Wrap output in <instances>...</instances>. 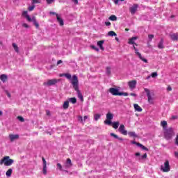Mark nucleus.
<instances>
[{"instance_id":"nucleus-1","label":"nucleus","mask_w":178,"mask_h":178,"mask_svg":"<svg viewBox=\"0 0 178 178\" xmlns=\"http://www.w3.org/2000/svg\"><path fill=\"white\" fill-rule=\"evenodd\" d=\"M72 84V87L74 90L76 91V95L78 98L83 102L84 101V97H83V94H81V92L80 91V89L79 88V79L77 78L76 75H73L72 76V79L71 81Z\"/></svg>"},{"instance_id":"nucleus-2","label":"nucleus","mask_w":178,"mask_h":178,"mask_svg":"<svg viewBox=\"0 0 178 178\" xmlns=\"http://www.w3.org/2000/svg\"><path fill=\"white\" fill-rule=\"evenodd\" d=\"M22 16L24 17H26L27 22H33V23L34 26H35L36 29H38V27H40V24L37 22L35 17H31L30 15H29V13L27 11H23Z\"/></svg>"},{"instance_id":"nucleus-3","label":"nucleus","mask_w":178,"mask_h":178,"mask_svg":"<svg viewBox=\"0 0 178 178\" xmlns=\"http://www.w3.org/2000/svg\"><path fill=\"white\" fill-rule=\"evenodd\" d=\"M13 162H15L13 159H10L9 156H6L0 161V165L4 164L5 166H10L13 163Z\"/></svg>"},{"instance_id":"nucleus-4","label":"nucleus","mask_w":178,"mask_h":178,"mask_svg":"<svg viewBox=\"0 0 178 178\" xmlns=\"http://www.w3.org/2000/svg\"><path fill=\"white\" fill-rule=\"evenodd\" d=\"M175 136V132L173 131V129L170 128L168 129H165L164 131V137L166 140H170L172 137Z\"/></svg>"},{"instance_id":"nucleus-5","label":"nucleus","mask_w":178,"mask_h":178,"mask_svg":"<svg viewBox=\"0 0 178 178\" xmlns=\"http://www.w3.org/2000/svg\"><path fill=\"white\" fill-rule=\"evenodd\" d=\"M106 119L107 120L104 121V124H108V126H111V124H112V119H113V114H112L111 113H108L106 114Z\"/></svg>"},{"instance_id":"nucleus-6","label":"nucleus","mask_w":178,"mask_h":178,"mask_svg":"<svg viewBox=\"0 0 178 178\" xmlns=\"http://www.w3.org/2000/svg\"><path fill=\"white\" fill-rule=\"evenodd\" d=\"M161 170H162V172L170 171V165H169V161H165L164 165L161 166Z\"/></svg>"},{"instance_id":"nucleus-7","label":"nucleus","mask_w":178,"mask_h":178,"mask_svg":"<svg viewBox=\"0 0 178 178\" xmlns=\"http://www.w3.org/2000/svg\"><path fill=\"white\" fill-rule=\"evenodd\" d=\"M59 80L57 79H49L47 81L44 82L43 86H47L48 87L51 86H55Z\"/></svg>"},{"instance_id":"nucleus-8","label":"nucleus","mask_w":178,"mask_h":178,"mask_svg":"<svg viewBox=\"0 0 178 178\" xmlns=\"http://www.w3.org/2000/svg\"><path fill=\"white\" fill-rule=\"evenodd\" d=\"M144 90L147 95L149 104H154V97L151 96V92H149V90L148 88H145Z\"/></svg>"},{"instance_id":"nucleus-9","label":"nucleus","mask_w":178,"mask_h":178,"mask_svg":"<svg viewBox=\"0 0 178 178\" xmlns=\"http://www.w3.org/2000/svg\"><path fill=\"white\" fill-rule=\"evenodd\" d=\"M108 91L112 94V95L122 97V94L120 93V92H119V90L117 88H109Z\"/></svg>"},{"instance_id":"nucleus-10","label":"nucleus","mask_w":178,"mask_h":178,"mask_svg":"<svg viewBox=\"0 0 178 178\" xmlns=\"http://www.w3.org/2000/svg\"><path fill=\"white\" fill-rule=\"evenodd\" d=\"M134 49L135 51V54H136L140 60H143L145 63H148V60L144 58L143 56H141L140 53L138 52V49H137L135 46H134Z\"/></svg>"},{"instance_id":"nucleus-11","label":"nucleus","mask_w":178,"mask_h":178,"mask_svg":"<svg viewBox=\"0 0 178 178\" xmlns=\"http://www.w3.org/2000/svg\"><path fill=\"white\" fill-rule=\"evenodd\" d=\"M118 131L121 133L123 136H127V130L123 124H121L118 129Z\"/></svg>"},{"instance_id":"nucleus-12","label":"nucleus","mask_w":178,"mask_h":178,"mask_svg":"<svg viewBox=\"0 0 178 178\" xmlns=\"http://www.w3.org/2000/svg\"><path fill=\"white\" fill-rule=\"evenodd\" d=\"M128 86L131 90H134L136 88V86H137V81L132 80L128 82Z\"/></svg>"},{"instance_id":"nucleus-13","label":"nucleus","mask_w":178,"mask_h":178,"mask_svg":"<svg viewBox=\"0 0 178 178\" xmlns=\"http://www.w3.org/2000/svg\"><path fill=\"white\" fill-rule=\"evenodd\" d=\"M42 162H43V175H47V161L45 160V158L42 157Z\"/></svg>"},{"instance_id":"nucleus-14","label":"nucleus","mask_w":178,"mask_h":178,"mask_svg":"<svg viewBox=\"0 0 178 178\" xmlns=\"http://www.w3.org/2000/svg\"><path fill=\"white\" fill-rule=\"evenodd\" d=\"M138 8V5L134 4V6L129 8V10H130L131 15H134V13H136V12H137Z\"/></svg>"},{"instance_id":"nucleus-15","label":"nucleus","mask_w":178,"mask_h":178,"mask_svg":"<svg viewBox=\"0 0 178 178\" xmlns=\"http://www.w3.org/2000/svg\"><path fill=\"white\" fill-rule=\"evenodd\" d=\"M73 165V164L72 163V160L70 159H67L66 161V163L65 164V168L66 169H69V168H72V166Z\"/></svg>"},{"instance_id":"nucleus-16","label":"nucleus","mask_w":178,"mask_h":178,"mask_svg":"<svg viewBox=\"0 0 178 178\" xmlns=\"http://www.w3.org/2000/svg\"><path fill=\"white\" fill-rule=\"evenodd\" d=\"M170 37L172 41H177L178 40V33H171L170 34Z\"/></svg>"},{"instance_id":"nucleus-17","label":"nucleus","mask_w":178,"mask_h":178,"mask_svg":"<svg viewBox=\"0 0 178 178\" xmlns=\"http://www.w3.org/2000/svg\"><path fill=\"white\" fill-rule=\"evenodd\" d=\"M105 42L104 40H99L97 42V46L99 47L100 49H102V51H104L105 49V48L104 47V43Z\"/></svg>"},{"instance_id":"nucleus-18","label":"nucleus","mask_w":178,"mask_h":178,"mask_svg":"<svg viewBox=\"0 0 178 178\" xmlns=\"http://www.w3.org/2000/svg\"><path fill=\"white\" fill-rule=\"evenodd\" d=\"M136 40H137V37H133V38H130L129 41L128 42V44H130L131 45H137V44H136V42H134V41H136Z\"/></svg>"},{"instance_id":"nucleus-19","label":"nucleus","mask_w":178,"mask_h":178,"mask_svg":"<svg viewBox=\"0 0 178 178\" xmlns=\"http://www.w3.org/2000/svg\"><path fill=\"white\" fill-rule=\"evenodd\" d=\"M9 138H10V141H15V140H17V138H19V135L10 134V135H9Z\"/></svg>"},{"instance_id":"nucleus-20","label":"nucleus","mask_w":178,"mask_h":178,"mask_svg":"<svg viewBox=\"0 0 178 178\" xmlns=\"http://www.w3.org/2000/svg\"><path fill=\"white\" fill-rule=\"evenodd\" d=\"M161 127H163V129L164 130H167L168 129V122H166V121H161Z\"/></svg>"},{"instance_id":"nucleus-21","label":"nucleus","mask_w":178,"mask_h":178,"mask_svg":"<svg viewBox=\"0 0 178 178\" xmlns=\"http://www.w3.org/2000/svg\"><path fill=\"white\" fill-rule=\"evenodd\" d=\"M134 108L137 112H143V108H141V107L137 104H134Z\"/></svg>"},{"instance_id":"nucleus-22","label":"nucleus","mask_w":178,"mask_h":178,"mask_svg":"<svg viewBox=\"0 0 178 178\" xmlns=\"http://www.w3.org/2000/svg\"><path fill=\"white\" fill-rule=\"evenodd\" d=\"M0 80H1L3 83H6V80H8V76L6 74H1L0 76Z\"/></svg>"},{"instance_id":"nucleus-23","label":"nucleus","mask_w":178,"mask_h":178,"mask_svg":"<svg viewBox=\"0 0 178 178\" xmlns=\"http://www.w3.org/2000/svg\"><path fill=\"white\" fill-rule=\"evenodd\" d=\"M158 48L159 49H163V48H165V46L163 45V39H161V41L159 42Z\"/></svg>"},{"instance_id":"nucleus-24","label":"nucleus","mask_w":178,"mask_h":178,"mask_svg":"<svg viewBox=\"0 0 178 178\" xmlns=\"http://www.w3.org/2000/svg\"><path fill=\"white\" fill-rule=\"evenodd\" d=\"M112 127L113 129H118L119 124H120V122L119 121L111 122Z\"/></svg>"},{"instance_id":"nucleus-25","label":"nucleus","mask_w":178,"mask_h":178,"mask_svg":"<svg viewBox=\"0 0 178 178\" xmlns=\"http://www.w3.org/2000/svg\"><path fill=\"white\" fill-rule=\"evenodd\" d=\"M57 20L60 24V26H63L64 22L63 19L59 17V15L56 14Z\"/></svg>"},{"instance_id":"nucleus-26","label":"nucleus","mask_w":178,"mask_h":178,"mask_svg":"<svg viewBox=\"0 0 178 178\" xmlns=\"http://www.w3.org/2000/svg\"><path fill=\"white\" fill-rule=\"evenodd\" d=\"M110 136H111V137H113L114 138H116L117 140H119L120 141H123L122 138H120L118 135L113 133L110 134Z\"/></svg>"},{"instance_id":"nucleus-27","label":"nucleus","mask_w":178,"mask_h":178,"mask_svg":"<svg viewBox=\"0 0 178 178\" xmlns=\"http://www.w3.org/2000/svg\"><path fill=\"white\" fill-rule=\"evenodd\" d=\"M128 134L129 137H134V138H137V137H138V136L136 134V132L134 131H129L128 132Z\"/></svg>"},{"instance_id":"nucleus-28","label":"nucleus","mask_w":178,"mask_h":178,"mask_svg":"<svg viewBox=\"0 0 178 178\" xmlns=\"http://www.w3.org/2000/svg\"><path fill=\"white\" fill-rule=\"evenodd\" d=\"M12 172H13V170H12V168H10L7 170V172H6V175L7 176V177H10V176H12Z\"/></svg>"},{"instance_id":"nucleus-29","label":"nucleus","mask_w":178,"mask_h":178,"mask_svg":"<svg viewBox=\"0 0 178 178\" xmlns=\"http://www.w3.org/2000/svg\"><path fill=\"white\" fill-rule=\"evenodd\" d=\"M138 147H140L141 149H143L144 151H148V148H147L145 146L143 145L141 143H138L137 144Z\"/></svg>"},{"instance_id":"nucleus-30","label":"nucleus","mask_w":178,"mask_h":178,"mask_svg":"<svg viewBox=\"0 0 178 178\" xmlns=\"http://www.w3.org/2000/svg\"><path fill=\"white\" fill-rule=\"evenodd\" d=\"M63 109H67V108H69V101L64 102L63 104Z\"/></svg>"},{"instance_id":"nucleus-31","label":"nucleus","mask_w":178,"mask_h":178,"mask_svg":"<svg viewBox=\"0 0 178 178\" xmlns=\"http://www.w3.org/2000/svg\"><path fill=\"white\" fill-rule=\"evenodd\" d=\"M108 35H109L110 37H116L117 34L113 31H110L108 33Z\"/></svg>"},{"instance_id":"nucleus-32","label":"nucleus","mask_w":178,"mask_h":178,"mask_svg":"<svg viewBox=\"0 0 178 178\" xmlns=\"http://www.w3.org/2000/svg\"><path fill=\"white\" fill-rule=\"evenodd\" d=\"M13 48H14L15 52L19 53V47H17L16 43H13Z\"/></svg>"},{"instance_id":"nucleus-33","label":"nucleus","mask_w":178,"mask_h":178,"mask_svg":"<svg viewBox=\"0 0 178 178\" xmlns=\"http://www.w3.org/2000/svg\"><path fill=\"white\" fill-rule=\"evenodd\" d=\"M69 101L72 104H76L77 102V99H76V97H71L69 99Z\"/></svg>"},{"instance_id":"nucleus-34","label":"nucleus","mask_w":178,"mask_h":178,"mask_svg":"<svg viewBox=\"0 0 178 178\" xmlns=\"http://www.w3.org/2000/svg\"><path fill=\"white\" fill-rule=\"evenodd\" d=\"M109 20H111L112 22H116L118 20V17H115V15H111L109 17Z\"/></svg>"},{"instance_id":"nucleus-35","label":"nucleus","mask_w":178,"mask_h":178,"mask_svg":"<svg viewBox=\"0 0 178 178\" xmlns=\"http://www.w3.org/2000/svg\"><path fill=\"white\" fill-rule=\"evenodd\" d=\"M65 77H66V79H68V80H71L72 79V74L67 73L64 74Z\"/></svg>"},{"instance_id":"nucleus-36","label":"nucleus","mask_w":178,"mask_h":178,"mask_svg":"<svg viewBox=\"0 0 178 178\" xmlns=\"http://www.w3.org/2000/svg\"><path fill=\"white\" fill-rule=\"evenodd\" d=\"M94 118H95V120L97 122V120H98L99 119L101 118V115L99 114H95L94 115Z\"/></svg>"},{"instance_id":"nucleus-37","label":"nucleus","mask_w":178,"mask_h":178,"mask_svg":"<svg viewBox=\"0 0 178 178\" xmlns=\"http://www.w3.org/2000/svg\"><path fill=\"white\" fill-rule=\"evenodd\" d=\"M78 122H80V123H84V120H83V117L81 115L78 116Z\"/></svg>"},{"instance_id":"nucleus-38","label":"nucleus","mask_w":178,"mask_h":178,"mask_svg":"<svg viewBox=\"0 0 178 178\" xmlns=\"http://www.w3.org/2000/svg\"><path fill=\"white\" fill-rule=\"evenodd\" d=\"M35 8V6H29L28 8V10H29V12H31L32 10H34V8Z\"/></svg>"},{"instance_id":"nucleus-39","label":"nucleus","mask_w":178,"mask_h":178,"mask_svg":"<svg viewBox=\"0 0 178 178\" xmlns=\"http://www.w3.org/2000/svg\"><path fill=\"white\" fill-rule=\"evenodd\" d=\"M158 76V73L157 72H152L151 74V77L155 78Z\"/></svg>"},{"instance_id":"nucleus-40","label":"nucleus","mask_w":178,"mask_h":178,"mask_svg":"<svg viewBox=\"0 0 178 178\" xmlns=\"http://www.w3.org/2000/svg\"><path fill=\"white\" fill-rule=\"evenodd\" d=\"M147 158V153L139 157V160L145 159Z\"/></svg>"},{"instance_id":"nucleus-41","label":"nucleus","mask_w":178,"mask_h":178,"mask_svg":"<svg viewBox=\"0 0 178 178\" xmlns=\"http://www.w3.org/2000/svg\"><path fill=\"white\" fill-rule=\"evenodd\" d=\"M57 168H58V169L59 170H63V169H62V164L61 163H57Z\"/></svg>"},{"instance_id":"nucleus-42","label":"nucleus","mask_w":178,"mask_h":178,"mask_svg":"<svg viewBox=\"0 0 178 178\" xmlns=\"http://www.w3.org/2000/svg\"><path fill=\"white\" fill-rule=\"evenodd\" d=\"M17 119L19 120V122H24V118L22 116H18Z\"/></svg>"},{"instance_id":"nucleus-43","label":"nucleus","mask_w":178,"mask_h":178,"mask_svg":"<svg viewBox=\"0 0 178 178\" xmlns=\"http://www.w3.org/2000/svg\"><path fill=\"white\" fill-rule=\"evenodd\" d=\"M91 48L92 49H95V51H97V52H98L99 51V49H98L97 47H95L94 45L91 46Z\"/></svg>"},{"instance_id":"nucleus-44","label":"nucleus","mask_w":178,"mask_h":178,"mask_svg":"<svg viewBox=\"0 0 178 178\" xmlns=\"http://www.w3.org/2000/svg\"><path fill=\"white\" fill-rule=\"evenodd\" d=\"M55 0H46L47 3H48V5H51V3H52Z\"/></svg>"},{"instance_id":"nucleus-45","label":"nucleus","mask_w":178,"mask_h":178,"mask_svg":"<svg viewBox=\"0 0 178 178\" xmlns=\"http://www.w3.org/2000/svg\"><path fill=\"white\" fill-rule=\"evenodd\" d=\"M120 94H122L121 96L124 95V97H129V93H127V92H120Z\"/></svg>"},{"instance_id":"nucleus-46","label":"nucleus","mask_w":178,"mask_h":178,"mask_svg":"<svg viewBox=\"0 0 178 178\" xmlns=\"http://www.w3.org/2000/svg\"><path fill=\"white\" fill-rule=\"evenodd\" d=\"M106 73L107 74H109L111 73V67H106Z\"/></svg>"},{"instance_id":"nucleus-47","label":"nucleus","mask_w":178,"mask_h":178,"mask_svg":"<svg viewBox=\"0 0 178 178\" xmlns=\"http://www.w3.org/2000/svg\"><path fill=\"white\" fill-rule=\"evenodd\" d=\"M22 27H24L25 29H29V24H26V23H24L22 24Z\"/></svg>"},{"instance_id":"nucleus-48","label":"nucleus","mask_w":178,"mask_h":178,"mask_svg":"<svg viewBox=\"0 0 178 178\" xmlns=\"http://www.w3.org/2000/svg\"><path fill=\"white\" fill-rule=\"evenodd\" d=\"M123 1H124V0H115L114 1V3H115V5H118V3H119V2H123Z\"/></svg>"},{"instance_id":"nucleus-49","label":"nucleus","mask_w":178,"mask_h":178,"mask_svg":"<svg viewBox=\"0 0 178 178\" xmlns=\"http://www.w3.org/2000/svg\"><path fill=\"white\" fill-rule=\"evenodd\" d=\"M74 5H79V0H72Z\"/></svg>"},{"instance_id":"nucleus-50","label":"nucleus","mask_w":178,"mask_h":178,"mask_svg":"<svg viewBox=\"0 0 178 178\" xmlns=\"http://www.w3.org/2000/svg\"><path fill=\"white\" fill-rule=\"evenodd\" d=\"M32 3H40V0H33Z\"/></svg>"},{"instance_id":"nucleus-51","label":"nucleus","mask_w":178,"mask_h":178,"mask_svg":"<svg viewBox=\"0 0 178 178\" xmlns=\"http://www.w3.org/2000/svg\"><path fill=\"white\" fill-rule=\"evenodd\" d=\"M175 144L178 146V135H177V137L175 138Z\"/></svg>"},{"instance_id":"nucleus-52","label":"nucleus","mask_w":178,"mask_h":178,"mask_svg":"<svg viewBox=\"0 0 178 178\" xmlns=\"http://www.w3.org/2000/svg\"><path fill=\"white\" fill-rule=\"evenodd\" d=\"M172 119H173V120H176V119H178V116L177 115H172Z\"/></svg>"},{"instance_id":"nucleus-53","label":"nucleus","mask_w":178,"mask_h":178,"mask_svg":"<svg viewBox=\"0 0 178 178\" xmlns=\"http://www.w3.org/2000/svg\"><path fill=\"white\" fill-rule=\"evenodd\" d=\"M149 40H152L154 38V35H148Z\"/></svg>"},{"instance_id":"nucleus-54","label":"nucleus","mask_w":178,"mask_h":178,"mask_svg":"<svg viewBox=\"0 0 178 178\" xmlns=\"http://www.w3.org/2000/svg\"><path fill=\"white\" fill-rule=\"evenodd\" d=\"M167 91H172V87L170 86H168Z\"/></svg>"},{"instance_id":"nucleus-55","label":"nucleus","mask_w":178,"mask_h":178,"mask_svg":"<svg viewBox=\"0 0 178 178\" xmlns=\"http://www.w3.org/2000/svg\"><path fill=\"white\" fill-rule=\"evenodd\" d=\"M174 154H175V158L178 159V151L177 152H175Z\"/></svg>"},{"instance_id":"nucleus-56","label":"nucleus","mask_w":178,"mask_h":178,"mask_svg":"<svg viewBox=\"0 0 178 178\" xmlns=\"http://www.w3.org/2000/svg\"><path fill=\"white\" fill-rule=\"evenodd\" d=\"M87 119H88V116L85 115V116L83 117V122H86V120H87Z\"/></svg>"},{"instance_id":"nucleus-57","label":"nucleus","mask_w":178,"mask_h":178,"mask_svg":"<svg viewBox=\"0 0 178 178\" xmlns=\"http://www.w3.org/2000/svg\"><path fill=\"white\" fill-rule=\"evenodd\" d=\"M131 97H137L136 93H130Z\"/></svg>"},{"instance_id":"nucleus-58","label":"nucleus","mask_w":178,"mask_h":178,"mask_svg":"<svg viewBox=\"0 0 178 178\" xmlns=\"http://www.w3.org/2000/svg\"><path fill=\"white\" fill-rule=\"evenodd\" d=\"M105 24H106V26H111V22H105Z\"/></svg>"},{"instance_id":"nucleus-59","label":"nucleus","mask_w":178,"mask_h":178,"mask_svg":"<svg viewBox=\"0 0 178 178\" xmlns=\"http://www.w3.org/2000/svg\"><path fill=\"white\" fill-rule=\"evenodd\" d=\"M63 61L62 60H59L58 62H57V65H60V63H62Z\"/></svg>"},{"instance_id":"nucleus-60","label":"nucleus","mask_w":178,"mask_h":178,"mask_svg":"<svg viewBox=\"0 0 178 178\" xmlns=\"http://www.w3.org/2000/svg\"><path fill=\"white\" fill-rule=\"evenodd\" d=\"M47 115L48 116L51 115V112L49 111H47Z\"/></svg>"},{"instance_id":"nucleus-61","label":"nucleus","mask_w":178,"mask_h":178,"mask_svg":"<svg viewBox=\"0 0 178 178\" xmlns=\"http://www.w3.org/2000/svg\"><path fill=\"white\" fill-rule=\"evenodd\" d=\"M131 144H136V145H137L138 144H139L138 143L136 142V141H132Z\"/></svg>"},{"instance_id":"nucleus-62","label":"nucleus","mask_w":178,"mask_h":178,"mask_svg":"<svg viewBox=\"0 0 178 178\" xmlns=\"http://www.w3.org/2000/svg\"><path fill=\"white\" fill-rule=\"evenodd\" d=\"M50 15H56V13H55V12H50Z\"/></svg>"},{"instance_id":"nucleus-63","label":"nucleus","mask_w":178,"mask_h":178,"mask_svg":"<svg viewBox=\"0 0 178 178\" xmlns=\"http://www.w3.org/2000/svg\"><path fill=\"white\" fill-rule=\"evenodd\" d=\"M136 156H140V154L139 152L135 154Z\"/></svg>"},{"instance_id":"nucleus-64","label":"nucleus","mask_w":178,"mask_h":178,"mask_svg":"<svg viewBox=\"0 0 178 178\" xmlns=\"http://www.w3.org/2000/svg\"><path fill=\"white\" fill-rule=\"evenodd\" d=\"M2 115H3V112H2V111H0V116H2Z\"/></svg>"}]
</instances>
